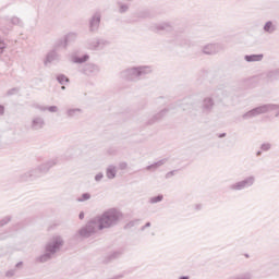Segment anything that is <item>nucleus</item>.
<instances>
[{"instance_id":"obj_1","label":"nucleus","mask_w":279,"mask_h":279,"mask_svg":"<svg viewBox=\"0 0 279 279\" xmlns=\"http://www.w3.org/2000/svg\"><path fill=\"white\" fill-rule=\"evenodd\" d=\"M121 217L123 214L121 211L111 208L94 218L96 225L98 226V230H106L108 228H114V226H119V221H121Z\"/></svg>"},{"instance_id":"obj_2","label":"nucleus","mask_w":279,"mask_h":279,"mask_svg":"<svg viewBox=\"0 0 279 279\" xmlns=\"http://www.w3.org/2000/svg\"><path fill=\"white\" fill-rule=\"evenodd\" d=\"M56 165H58V159H50L43 162L37 168L20 174L19 182H34V180L41 178L45 173H49V170L56 167Z\"/></svg>"},{"instance_id":"obj_3","label":"nucleus","mask_w":279,"mask_h":279,"mask_svg":"<svg viewBox=\"0 0 279 279\" xmlns=\"http://www.w3.org/2000/svg\"><path fill=\"white\" fill-rule=\"evenodd\" d=\"M64 245V240L60 235H56L45 245V253L36 257V263H49L58 251Z\"/></svg>"},{"instance_id":"obj_4","label":"nucleus","mask_w":279,"mask_h":279,"mask_svg":"<svg viewBox=\"0 0 279 279\" xmlns=\"http://www.w3.org/2000/svg\"><path fill=\"white\" fill-rule=\"evenodd\" d=\"M149 73H151V66L140 65L123 70L120 75L122 80L126 82H141V80H145L146 75H149Z\"/></svg>"},{"instance_id":"obj_5","label":"nucleus","mask_w":279,"mask_h":279,"mask_svg":"<svg viewBox=\"0 0 279 279\" xmlns=\"http://www.w3.org/2000/svg\"><path fill=\"white\" fill-rule=\"evenodd\" d=\"M13 25L16 27H24L23 20L21 17L14 15L12 17L10 16H2L0 17V29L3 32V34H8L14 29Z\"/></svg>"},{"instance_id":"obj_6","label":"nucleus","mask_w":279,"mask_h":279,"mask_svg":"<svg viewBox=\"0 0 279 279\" xmlns=\"http://www.w3.org/2000/svg\"><path fill=\"white\" fill-rule=\"evenodd\" d=\"M274 110H279V105L268 104L256 107L242 116L244 121L248 119H254V117H258L259 114H267V112H274Z\"/></svg>"},{"instance_id":"obj_7","label":"nucleus","mask_w":279,"mask_h":279,"mask_svg":"<svg viewBox=\"0 0 279 279\" xmlns=\"http://www.w3.org/2000/svg\"><path fill=\"white\" fill-rule=\"evenodd\" d=\"M98 229V225L95 220V218H93L92 220H89L86 226H84L83 228H81L78 230V234L80 236H82L83 239H90L92 234H95L97 232Z\"/></svg>"},{"instance_id":"obj_8","label":"nucleus","mask_w":279,"mask_h":279,"mask_svg":"<svg viewBox=\"0 0 279 279\" xmlns=\"http://www.w3.org/2000/svg\"><path fill=\"white\" fill-rule=\"evenodd\" d=\"M254 177H248L242 181H239L232 185H230L231 191H243V189H250L255 182Z\"/></svg>"},{"instance_id":"obj_9","label":"nucleus","mask_w":279,"mask_h":279,"mask_svg":"<svg viewBox=\"0 0 279 279\" xmlns=\"http://www.w3.org/2000/svg\"><path fill=\"white\" fill-rule=\"evenodd\" d=\"M100 71L101 69L99 65L95 63H87L82 68L81 73L83 75H87V77H95V75H99Z\"/></svg>"},{"instance_id":"obj_10","label":"nucleus","mask_w":279,"mask_h":279,"mask_svg":"<svg viewBox=\"0 0 279 279\" xmlns=\"http://www.w3.org/2000/svg\"><path fill=\"white\" fill-rule=\"evenodd\" d=\"M219 51H223V45L221 44H208L203 47V53H205V56H215L219 53Z\"/></svg>"},{"instance_id":"obj_11","label":"nucleus","mask_w":279,"mask_h":279,"mask_svg":"<svg viewBox=\"0 0 279 279\" xmlns=\"http://www.w3.org/2000/svg\"><path fill=\"white\" fill-rule=\"evenodd\" d=\"M169 110H173V107L162 109L160 112L156 113L146 122V125H154V123H158V121H162V119H165V117L169 114Z\"/></svg>"},{"instance_id":"obj_12","label":"nucleus","mask_w":279,"mask_h":279,"mask_svg":"<svg viewBox=\"0 0 279 279\" xmlns=\"http://www.w3.org/2000/svg\"><path fill=\"white\" fill-rule=\"evenodd\" d=\"M99 25H101V13L97 12L89 20V32H98Z\"/></svg>"},{"instance_id":"obj_13","label":"nucleus","mask_w":279,"mask_h":279,"mask_svg":"<svg viewBox=\"0 0 279 279\" xmlns=\"http://www.w3.org/2000/svg\"><path fill=\"white\" fill-rule=\"evenodd\" d=\"M45 125H46L45 118L40 116L34 117L31 121V130H33L34 132H38V130H43Z\"/></svg>"},{"instance_id":"obj_14","label":"nucleus","mask_w":279,"mask_h":279,"mask_svg":"<svg viewBox=\"0 0 279 279\" xmlns=\"http://www.w3.org/2000/svg\"><path fill=\"white\" fill-rule=\"evenodd\" d=\"M215 108V100L210 97H206L202 102V112L203 114H210Z\"/></svg>"},{"instance_id":"obj_15","label":"nucleus","mask_w":279,"mask_h":279,"mask_svg":"<svg viewBox=\"0 0 279 279\" xmlns=\"http://www.w3.org/2000/svg\"><path fill=\"white\" fill-rule=\"evenodd\" d=\"M179 106L182 108V110H190V116L197 117V113L193 111L195 110V102H193V99H184L183 102L179 104Z\"/></svg>"},{"instance_id":"obj_16","label":"nucleus","mask_w":279,"mask_h":279,"mask_svg":"<svg viewBox=\"0 0 279 279\" xmlns=\"http://www.w3.org/2000/svg\"><path fill=\"white\" fill-rule=\"evenodd\" d=\"M84 114V109L82 108H68L65 110L66 119H80Z\"/></svg>"},{"instance_id":"obj_17","label":"nucleus","mask_w":279,"mask_h":279,"mask_svg":"<svg viewBox=\"0 0 279 279\" xmlns=\"http://www.w3.org/2000/svg\"><path fill=\"white\" fill-rule=\"evenodd\" d=\"M58 50L52 49L51 51H49L46 56V59L44 61V64H51V62H54V60H59L60 56H58Z\"/></svg>"},{"instance_id":"obj_18","label":"nucleus","mask_w":279,"mask_h":279,"mask_svg":"<svg viewBox=\"0 0 279 279\" xmlns=\"http://www.w3.org/2000/svg\"><path fill=\"white\" fill-rule=\"evenodd\" d=\"M263 58H265L264 53L244 56L245 62H263Z\"/></svg>"},{"instance_id":"obj_19","label":"nucleus","mask_w":279,"mask_h":279,"mask_svg":"<svg viewBox=\"0 0 279 279\" xmlns=\"http://www.w3.org/2000/svg\"><path fill=\"white\" fill-rule=\"evenodd\" d=\"M155 29H157V32H171L173 26L169 22H162L160 24H156Z\"/></svg>"},{"instance_id":"obj_20","label":"nucleus","mask_w":279,"mask_h":279,"mask_svg":"<svg viewBox=\"0 0 279 279\" xmlns=\"http://www.w3.org/2000/svg\"><path fill=\"white\" fill-rule=\"evenodd\" d=\"M167 158L160 159L159 161L147 166L146 171H156L157 169H159V167H162V165H167Z\"/></svg>"},{"instance_id":"obj_21","label":"nucleus","mask_w":279,"mask_h":279,"mask_svg":"<svg viewBox=\"0 0 279 279\" xmlns=\"http://www.w3.org/2000/svg\"><path fill=\"white\" fill-rule=\"evenodd\" d=\"M68 44L66 40L63 38L57 39L54 45H53V50L54 51H60V49H66Z\"/></svg>"},{"instance_id":"obj_22","label":"nucleus","mask_w":279,"mask_h":279,"mask_svg":"<svg viewBox=\"0 0 279 279\" xmlns=\"http://www.w3.org/2000/svg\"><path fill=\"white\" fill-rule=\"evenodd\" d=\"M87 48L92 51H99V38L88 39Z\"/></svg>"},{"instance_id":"obj_23","label":"nucleus","mask_w":279,"mask_h":279,"mask_svg":"<svg viewBox=\"0 0 279 279\" xmlns=\"http://www.w3.org/2000/svg\"><path fill=\"white\" fill-rule=\"evenodd\" d=\"M106 177L108 180H114V178H117V166H109L106 169Z\"/></svg>"},{"instance_id":"obj_24","label":"nucleus","mask_w":279,"mask_h":279,"mask_svg":"<svg viewBox=\"0 0 279 279\" xmlns=\"http://www.w3.org/2000/svg\"><path fill=\"white\" fill-rule=\"evenodd\" d=\"M267 82H278L279 80V70H272L266 74Z\"/></svg>"},{"instance_id":"obj_25","label":"nucleus","mask_w":279,"mask_h":279,"mask_svg":"<svg viewBox=\"0 0 279 279\" xmlns=\"http://www.w3.org/2000/svg\"><path fill=\"white\" fill-rule=\"evenodd\" d=\"M277 27L275 25L274 22L268 21L265 23L264 25V32H266V34H274V32H276Z\"/></svg>"},{"instance_id":"obj_26","label":"nucleus","mask_w":279,"mask_h":279,"mask_svg":"<svg viewBox=\"0 0 279 279\" xmlns=\"http://www.w3.org/2000/svg\"><path fill=\"white\" fill-rule=\"evenodd\" d=\"M65 44L69 46L71 43H75L77 40V34L76 33H69L64 37Z\"/></svg>"},{"instance_id":"obj_27","label":"nucleus","mask_w":279,"mask_h":279,"mask_svg":"<svg viewBox=\"0 0 279 279\" xmlns=\"http://www.w3.org/2000/svg\"><path fill=\"white\" fill-rule=\"evenodd\" d=\"M37 110H40V112H58V106H49V107H45V106H37L36 107Z\"/></svg>"},{"instance_id":"obj_28","label":"nucleus","mask_w":279,"mask_h":279,"mask_svg":"<svg viewBox=\"0 0 279 279\" xmlns=\"http://www.w3.org/2000/svg\"><path fill=\"white\" fill-rule=\"evenodd\" d=\"M90 57L88 54H83L82 57H74L73 62L74 64H84V62H88Z\"/></svg>"},{"instance_id":"obj_29","label":"nucleus","mask_w":279,"mask_h":279,"mask_svg":"<svg viewBox=\"0 0 279 279\" xmlns=\"http://www.w3.org/2000/svg\"><path fill=\"white\" fill-rule=\"evenodd\" d=\"M121 252L120 251H116L113 253H111L110 255H108L105 259V263H112V260H117V258H119L121 256Z\"/></svg>"},{"instance_id":"obj_30","label":"nucleus","mask_w":279,"mask_h":279,"mask_svg":"<svg viewBox=\"0 0 279 279\" xmlns=\"http://www.w3.org/2000/svg\"><path fill=\"white\" fill-rule=\"evenodd\" d=\"M110 43L107 39L98 38V51H101L105 47H108Z\"/></svg>"},{"instance_id":"obj_31","label":"nucleus","mask_w":279,"mask_h":279,"mask_svg":"<svg viewBox=\"0 0 279 279\" xmlns=\"http://www.w3.org/2000/svg\"><path fill=\"white\" fill-rule=\"evenodd\" d=\"M165 199V196L162 194H159L157 196H153L149 198V204H158Z\"/></svg>"},{"instance_id":"obj_32","label":"nucleus","mask_w":279,"mask_h":279,"mask_svg":"<svg viewBox=\"0 0 279 279\" xmlns=\"http://www.w3.org/2000/svg\"><path fill=\"white\" fill-rule=\"evenodd\" d=\"M57 82H59L61 85H64V84L69 83V77H66V75H64V74H59L57 76Z\"/></svg>"},{"instance_id":"obj_33","label":"nucleus","mask_w":279,"mask_h":279,"mask_svg":"<svg viewBox=\"0 0 279 279\" xmlns=\"http://www.w3.org/2000/svg\"><path fill=\"white\" fill-rule=\"evenodd\" d=\"M138 219L135 220H131L129 221L125 226H124V230H132V228H134V226H136L138 223Z\"/></svg>"},{"instance_id":"obj_34","label":"nucleus","mask_w":279,"mask_h":279,"mask_svg":"<svg viewBox=\"0 0 279 279\" xmlns=\"http://www.w3.org/2000/svg\"><path fill=\"white\" fill-rule=\"evenodd\" d=\"M90 199V193H83L81 197L77 198V202H88Z\"/></svg>"},{"instance_id":"obj_35","label":"nucleus","mask_w":279,"mask_h":279,"mask_svg":"<svg viewBox=\"0 0 279 279\" xmlns=\"http://www.w3.org/2000/svg\"><path fill=\"white\" fill-rule=\"evenodd\" d=\"M12 221V217L7 216L2 220H0V228H3V226H7V223H10Z\"/></svg>"},{"instance_id":"obj_36","label":"nucleus","mask_w":279,"mask_h":279,"mask_svg":"<svg viewBox=\"0 0 279 279\" xmlns=\"http://www.w3.org/2000/svg\"><path fill=\"white\" fill-rule=\"evenodd\" d=\"M21 89L19 87H13L7 92L8 97H12V95H16Z\"/></svg>"},{"instance_id":"obj_37","label":"nucleus","mask_w":279,"mask_h":279,"mask_svg":"<svg viewBox=\"0 0 279 279\" xmlns=\"http://www.w3.org/2000/svg\"><path fill=\"white\" fill-rule=\"evenodd\" d=\"M239 279H252L254 278V275L252 272H244L240 276H238Z\"/></svg>"},{"instance_id":"obj_38","label":"nucleus","mask_w":279,"mask_h":279,"mask_svg":"<svg viewBox=\"0 0 279 279\" xmlns=\"http://www.w3.org/2000/svg\"><path fill=\"white\" fill-rule=\"evenodd\" d=\"M128 10H130V5H128V4H120V8H119L120 14H125V12H128Z\"/></svg>"},{"instance_id":"obj_39","label":"nucleus","mask_w":279,"mask_h":279,"mask_svg":"<svg viewBox=\"0 0 279 279\" xmlns=\"http://www.w3.org/2000/svg\"><path fill=\"white\" fill-rule=\"evenodd\" d=\"M7 47H8V44H5L3 39H0V56L1 53H3V51H5Z\"/></svg>"},{"instance_id":"obj_40","label":"nucleus","mask_w":279,"mask_h":279,"mask_svg":"<svg viewBox=\"0 0 279 279\" xmlns=\"http://www.w3.org/2000/svg\"><path fill=\"white\" fill-rule=\"evenodd\" d=\"M260 149H262V151H269V149H271V144L264 143V144H262Z\"/></svg>"},{"instance_id":"obj_41","label":"nucleus","mask_w":279,"mask_h":279,"mask_svg":"<svg viewBox=\"0 0 279 279\" xmlns=\"http://www.w3.org/2000/svg\"><path fill=\"white\" fill-rule=\"evenodd\" d=\"M16 270L15 269H11L9 271L5 272V277L7 278H12L13 276H15Z\"/></svg>"},{"instance_id":"obj_42","label":"nucleus","mask_w":279,"mask_h":279,"mask_svg":"<svg viewBox=\"0 0 279 279\" xmlns=\"http://www.w3.org/2000/svg\"><path fill=\"white\" fill-rule=\"evenodd\" d=\"M119 169L121 171H125V169H128V162H125V161L120 162L119 163Z\"/></svg>"},{"instance_id":"obj_43","label":"nucleus","mask_w":279,"mask_h":279,"mask_svg":"<svg viewBox=\"0 0 279 279\" xmlns=\"http://www.w3.org/2000/svg\"><path fill=\"white\" fill-rule=\"evenodd\" d=\"M177 172H178V170H172V171L166 173V180H169V178H173V175H175Z\"/></svg>"},{"instance_id":"obj_44","label":"nucleus","mask_w":279,"mask_h":279,"mask_svg":"<svg viewBox=\"0 0 279 279\" xmlns=\"http://www.w3.org/2000/svg\"><path fill=\"white\" fill-rule=\"evenodd\" d=\"M100 180H104V172H99L95 175V182H99Z\"/></svg>"},{"instance_id":"obj_45","label":"nucleus","mask_w":279,"mask_h":279,"mask_svg":"<svg viewBox=\"0 0 279 279\" xmlns=\"http://www.w3.org/2000/svg\"><path fill=\"white\" fill-rule=\"evenodd\" d=\"M5 114V107L3 105H0V117H3Z\"/></svg>"},{"instance_id":"obj_46","label":"nucleus","mask_w":279,"mask_h":279,"mask_svg":"<svg viewBox=\"0 0 279 279\" xmlns=\"http://www.w3.org/2000/svg\"><path fill=\"white\" fill-rule=\"evenodd\" d=\"M145 228H151V222H146L145 226L142 227V231L145 230Z\"/></svg>"},{"instance_id":"obj_47","label":"nucleus","mask_w":279,"mask_h":279,"mask_svg":"<svg viewBox=\"0 0 279 279\" xmlns=\"http://www.w3.org/2000/svg\"><path fill=\"white\" fill-rule=\"evenodd\" d=\"M16 269H19L20 267H23V262H19L16 265H15Z\"/></svg>"},{"instance_id":"obj_48","label":"nucleus","mask_w":279,"mask_h":279,"mask_svg":"<svg viewBox=\"0 0 279 279\" xmlns=\"http://www.w3.org/2000/svg\"><path fill=\"white\" fill-rule=\"evenodd\" d=\"M78 219H84V211H81L80 214H78Z\"/></svg>"},{"instance_id":"obj_49","label":"nucleus","mask_w":279,"mask_h":279,"mask_svg":"<svg viewBox=\"0 0 279 279\" xmlns=\"http://www.w3.org/2000/svg\"><path fill=\"white\" fill-rule=\"evenodd\" d=\"M218 138H226V133H220V134L218 135Z\"/></svg>"},{"instance_id":"obj_50","label":"nucleus","mask_w":279,"mask_h":279,"mask_svg":"<svg viewBox=\"0 0 279 279\" xmlns=\"http://www.w3.org/2000/svg\"><path fill=\"white\" fill-rule=\"evenodd\" d=\"M179 279H191V277H189V276H181V277H179Z\"/></svg>"},{"instance_id":"obj_51","label":"nucleus","mask_w":279,"mask_h":279,"mask_svg":"<svg viewBox=\"0 0 279 279\" xmlns=\"http://www.w3.org/2000/svg\"><path fill=\"white\" fill-rule=\"evenodd\" d=\"M263 155V151H260V150H258L257 153H256V156H262Z\"/></svg>"},{"instance_id":"obj_52","label":"nucleus","mask_w":279,"mask_h":279,"mask_svg":"<svg viewBox=\"0 0 279 279\" xmlns=\"http://www.w3.org/2000/svg\"><path fill=\"white\" fill-rule=\"evenodd\" d=\"M201 209H202V205H197L196 210H201Z\"/></svg>"},{"instance_id":"obj_53","label":"nucleus","mask_w":279,"mask_h":279,"mask_svg":"<svg viewBox=\"0 0 279 279\" xmlns=\"http://www.w3.org/2000/svg\"><path fill=\"white\" fill-rule=\"evenodd\" d=\"M61 90H66V87L64 85H61Z\"/></svg>"},{"instance_id":"obj_54","label":"nucleus","mask_w":279,"mask_h":279,"mask_svg":"<svg viewBox=\"0 0 279 279\" xmlns=\"http://www.w3.org/2000/svg\"><path fill=\"white\" fill-rule=\"evenodd\" d=\"M162 99H165V97H159V98L157 99V102H160V100H162Z\"/></svg>"},{"instance_id":"obj_55","label":"nucleus","mask_w":279,"mask_h":279,"mask_svg":"<svg viewBox=\"0 0 279 279\" xmlns=\"http://www.w3.org/2000/svg\"><path fill=\"white\" fill-rule=\"evenodd\" d=\"M275 117H279V113H276V116Z\"/></svg>"}]
</instances>
